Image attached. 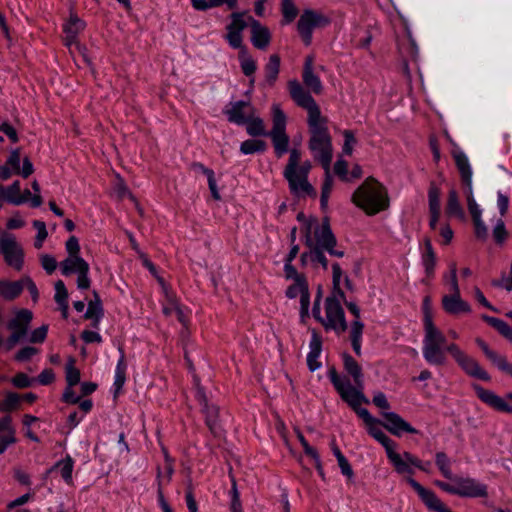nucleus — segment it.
<instances>
[{"instance_id": "1", "label": "nucleus", "mask_w": 512, "mask_h": 512, "mask_svg": "<svg viewBox=\"0 0 512 512\" xmlns=\"http://www.w3.org/2000/svg\"><path fill=\"white\" fill-rule=\"evenodd\" d=\"M288 90L293 101L307 111V124L310 134L309 150L314 159L320 162L323 169L329 170L333 157V147L327 127L328 119L322 116L315 99L297 80L288 82Z\"/></svg>"}, {"instance_id": "2", "label": "nucleus", "mask_w": 512, "mask_h": 512, "mask_svg": "<svg viewBox=\"0 0 512 512\" xmlns=\"http://www.w3.org/2000/svg\"><path fill=\"white\" fill-rule=\"evenodd\" d=\"M424 338L422 353L427 363L436 366L445 365L448 352L458 366L470 377L490 381L489 374L478 364V362L464 352L457 344L450 343L446 345V337L434 323L432 316L428 311L424 314Z\"/></svg>"}, {"instance_id": "3", "label": "nucleus", "mask_w": 512, "mask_h": 512, "mask_svg": "<svg viewBox=\"0 0 512 512\" xmlns=\"http://www.w3.org/2000/svg\"><path fill=\"white\" fill-rule=\"evenodd\" d=\"M305 246L308 251H305L300 256L302 266H307L311 263L314 268L322 267L323 270H328V259L325 252L332 257L342 258L345 256V251L338 245L336 236L334 235L328 217H324L322 223L318 219H311L306 224Z\"/></svg>"}, {"instance_id": "4", "label": "nucleus", "mask_w": 512, "mask_h": 512, "mask_svg": "<svg viewBox=\"0 0 512 512\" xmlns=\"http://www.w3.org/2000/svg\"><path fill=\"white\" fill-rule=\"evenodd\" d=\"M400 459L404 463L403 470L396 471L400 475H413L415 473L413 467L426 473L430 472V461L423 462L417 456L413 455L408 451H404L402 454H400ZM406 481L415 490V492L418 494V496L426 505L429 511L453 512L438 498V496L432 490L426 489L414 478L407 477Z\"/></svg>"}, {"instance_id": "5", "label": "nucleus", "mask_w": 512, "mask_h": 512, "mask_svg": "<svg viewBox=\"0 0 512 512\" xmlns=\"http://www.w3.org/2000/svg\"><path fill=\"white\" fill-rule=\"evenodd\" d=\"M352 202L369 216L376 215L389 207L387 189L373 177H368L355 190Z\"/></svg>"}, {"instance_id": "6", "label": "nucleus", "mask_w": 512, "mask_h": 512, "mask_svg": "<svg viewBox=\"0 0 512 512\" xmlns=\"http://www.w3.org/2000/svg\"><path fill=\"white\" fill-rule=\"evenodd\" d=\"M343 367L346 373L352 377L354 384L351 383L347 376H341L337 373L336 369L332 367L328 371V377L333 384L335 390L337 387H341L344 391H350V389L363 391L364 390V375L362 367L359 363L348 353H344L343 356Z\"/></svg>"}, {"instance_id": "7", "label": "nucleus", "mask_w": 512, "mask_h": 512, "mask_svg": "<svg viewBox=\"0 0 512 512\" xmlns=\"http://www.w3.org/2000/svg\"><path fill=\"white\" fill-rule=\"evenodd\" d=\"M343 299L338 294L332 293L325 299V317L321 315L320 309L319 319H315L325 330H333L338 335L344 333L348 328L345 313L340 303Z\"/></svg>"}, {"instance_id": "8", "label": "nucleus", "mask_w": 512, "mask_h": 512, "mask_svg": "<svg viewBox=\"0 0 512 512\" xmlns=\"http://www.w3.org/2000/svg\"><path fill=\"white\" fill-rule=\"evenodd\" d=\"M272 111L273 127L268 131L267 136L272 140L275 155L281 158L288 152L289 148V136L286 133V115L279 105L276 104L273 105Z\"/></svg>"}, {"instance_id": "9", "label": "nucleus", "mask_w": 512, "mask_h": 512, "mask_svg": "<svg viewBox=\"0 0 512 512\" xmlns=\"http://www.w3.org/2000/svg\"><path fill=\"white\" fill-rule=\"evenodd\" d=\"M0 252L5 262L20 271L24 263V251L13 234L0 231Z\"/></svg>"}, {"instance_id": "10", "label": "nucleus", "mask_w": 512, "mask_h": 512, "mask_svg": "<svg viewBox=\"0 0 512 512\" xmlns=\"http://www.w3.org/2000/svg\"><path fill=\"white\" fill-rule=\"evenodd\" d=\"M62 275L69 276L76 273L77 287L81 290L90 288L91 280L89 278V264L81 256H68L60 263Z\"/></svg>"}, {"instance_id": "11", "label": "nucleus", "mask_w": 512, "mask_h": 512, "mask_svg": "<svg viewBox=\"0 0 512 512\" xmlns=\"http://www.w3.org/2000/svg\"><path fill=\"white\" fill-rule=\"evenodd\" d=\"M329 24L328 18L313 10H305L297 23V30L306 46L311 44L314 28Z\"/></svg>"}, {"instance_id": "12", "label": "nucleus", "mask_w": 512, "mask_h": 512, "mask_svg": "<svg viewBox=\"0 0 512 512\" xmlns=\"http://www.w3.org/2000/svg\"><path fill=\"white\" fill-rule=\"evenodd\" d=\"M337 393L341 399L355 411L366 425L378 423V419L374 418L367 409L360 407L362 403H369V400L366 398L363 391H359V389H350L348 392L344 391L341 387H337Z\"/></svg>"}, {"instance_id": "13", "label": "nucleus", "mask_w": 512, "mask_h": 512, "mask_svg": "<svg viewBox=\"0 0 512 512\" xmlns=\"http://www.w3.org/2000/svg\"><path fill=\"white\" fill-rule=\"evenodd\" d=\"M472 387L477 397L487 406L498 412L512 414V392L507 393L505 397H500L492 390L485 389L479 384H473Z\"/></svg>"}, {"instance_id": "14", "label": "nucleus", "mask_w": 512, "mask_h": 512, "mask_svg": "<svg viewBox=\"0 0 512 512\" xmlns=\"http://www.w3.org/2000/svg\"><path fill=\"white\" fill-rule=\"evenodd\" d=\"M456 484V495L469 498L487 497V485L480 483L474 478L454 476L451 479Z\"/></svg>"}, {"instance_id": "15", "label": "nucleus", "mask_w": 512, "mask_h": 512, "mask_svg": "<svg viewBox=\"0 0 512 512\" xmlns=\"http://www.w3.org/2000/svg\"><path fill=\"white\" fill-rule=\"evenodd\" d=\"M254 112L255 108L251 103L244 100L230 102L224 110L228 121L237 125H244Z\"/></svg>"}, {"instance_id": "16", "label": "nucleus", "mask_w": 512, "mask_h": 512, "mask_svg": "<svg viewBox=\"0 0 512 512\" xmlns=\"http://www.w3.org/2000/svg\"><path fill=\"white\" fill-rule=\"evenodd\" d=\"M287 180L290 192L296 197H316L317 193L314 187L309 183L308 178L300 176L296 172L283 173Z\"/></svg>"}, {"instance_id": "17", "label": "nucleus", "mask_w": 512, "mask_h": 512, "mask_svg": "<svg viewBox=\"0 0 512 512\" xmlns=\"http://www.w3.org/2000/svg\"><path fill=\"white\" fill-rule=\"evenodd\" d=\"M383 417L386 421L385 428L395 436L400 437L403 433L418 434L419 431L412 427L400 415L395 412H384Z\"/></svg>"}, {"instance_id": "18", "label": "nucleus", "mask_w": 512, "mask_h": 512, "mask_svg": "<svg viewBox=\"0 0 512 512\" xmlns=\"http://www.w3.org/2000/svg\"><path fill=\"white\" fill-rule=\"evenodd\" d=\"M373 438L385 448L387 458L393 465L395 471L403 470L404 463L400 459V453H397L395 450L397 444L390 439L382 429L377 433H373Z\"/></svg>"}, {"instance_id": "19", "label": "nucleus", "mask_w": 512, "mask_h": 512, "mask_svg": "<svg viewBox=\"0 0 512 512\" xmlns=\"http://www.w3.org/2000/svg\"><path fill=\"white\" fill-rule=\"evenodd\" d=\"M302 80L304 85L316 95L322 93L323 85L319 76L314 73V57L312 55H308L305 58Z\"/></svg>"}, {"instance_id": "20", "label": "nucleus", "mask_w": 512, "mask_h": 512, "mask_svg": "<svg viewBox=\"0 0 512 512\" xmlns=\"http://www.w3.org/2000/svg\"><path fill=\"white\" fill-rule=\"evenodd\" d=\"M85 22L76 14H70L67 22L63 24V42L67 47L77 42L78 34L85 29Z\"/></svg>"}, {"instance_id": "21", "label": "nucleus", "mask_w": 512, "mask_h": 512, "mask_svg": "<svg viewBox=\"0 0 512 512\" xmlns=\"http://www.w3.org/2000/svg\"><path fill=\"white\" fill-rule=\"evenodd\" d=\"M475 342L493 365H495L500 371L510 376L512 375V364L508 362L505 356L499 355L497 352L490 349L488 344L481 338H476Z\"/></svg>"}, {"instance_id": "22", "label": "nucleus", "mask_w": 512, "mask_h": 512, "mask_svg": "<svg viewBox=\"0 0 512 512\" xmlns=\"http://www.w3.org/2000/svg\"><path fill=\"white\" fill-rule=\"evenodd\" d=\"M20 150L14 149L10 152L9 157L6 160V164L16 175H21L23 178H28L33 172V164L28 157L23 159V166L20 167Z\"/></svg>"}, {"instance_id": "23", "label": "nucleus", "mask_w": 512, "mask_h": 512, "mask_svg": "<svg viewBox=\"0 0 512 512\" xmlns=\"http://www.w3.org/2000/svg\"><path fill=\"white\" fill-rule=\"evenodd\" d=\"M442 306L445 312L451 315L471 312L470 305L461 298L460 294L444 295L442 298Z\"/></svg>"}, {"instance_id": "24", "label": "nucleus", "mask_w": 512, "mask_h": 512, "mask_svg": "<svg viewBox=\"0 0 512 512\" xmlns=\"http://www.w3.org/2000/svg\"><path fill=\"white\" fill-rule=\"evenodd\" d=\"M271 41V34L267 27L255 19L251 20V42L260 50H265Z\"/></svg>"}, {"instance_id": "25", "label": "nucleus", "mask_w": 512, "mask_h": 512, "mask_svg": "<svg viewBox=\"0 0 512 512\" xmlns=\"http://www.w3.org/2000/svg\"><path fill=\"white\" fill-rule=\"evenodd\" d=\"M32 318L33 314L30 310L21 309L16 313V316L8 322L7 327L12 332L25 337Z\"/></svg>"}, {"instance_id": "26", "label": "nucleus", "mask_w": 512, "mask_h": 512, "mask_svg": "<svg viewBox=\"0 0 512 512\" xmlns=\"http://www.w3.org/2000/svg\"><path fill=\"white\" fill-rule=\"evenodd\" d=\"M309 348L307 365L310 371H315L321 367V362L318 361V358L322 351V338L316 331L312 332Z\"/></svg>"}, {"instance_id": "27", "label": "nucleus", "mask_w": 512, "mask_h": 512, "mask_svg": "<svg viewBox=\"0 0 512 512\" xmlns=\"http://www.w3.org/2000/svg\"><path fill=\"white\" fill-rule=\"evenodd\" d=\"M445 213L447 217H455L459 220L465 219V212L460 203L458 193L455 189L448 192Z\"/></svg>"}, {"instance_id": "28", "label": "nucleus", "mask_w": 512, "mask_h": 512, "mask_svg": "<svg viewBox=\"0 0 512 512\" xmlns=\"http://www.w3.org/2000/svg\"><path fill=\"white\" fill-rule=\"evenodd\" d=\"M93 294L95 299L88 303V307L84 314V318L92 320V327L97 329L104 313L101 299L98 293L94 291Z\"/></svg>"}, {"instance_id": "29", "label": "nucleus", "mask_w": 512, "mask_h": 512, "mask_svg": "<svg viewBox=\"0 0 512 512\" xmlns=\"http://www.w3.org/2000/svg\"><path fill=\"white\" fill-rule=\"evenodd\" d=\"M202 410L205 414L206 425L213 434H217L219 408L214 404L208 403L207 399L202 397Z\"/></svg>"}, {"instance_id": "30", "label": "nucleus", "mask_w": 512, "mask_h": 512, "mask_svg": "<svg viewBox=\"0 0 512 512\" xmlns=\"http://www.w3.org/2000/svg\"><path fill=\"white\" fill-rule=\"evenodd\" d=\"M424 247L425 250L422 253V264L425 269V273L428 277H432L434 275V270L436 266V254L434 252L432 243L430 238L424 239Z\"/></svg>"}, {"instance_id": "31", "label": "nucleus", "mask_w": 512, "mask_h": 512, "mask_svg": "<svg viewBox=\"0 0 512 512\" xmlns=\"http://www.w3.org/2000/svg\"><path fill=\"white\" fill-rule=\"evenodd\" d=\"M280 71V57L277 54H272L269 57L267 64L265 65V82L268 86H274L277 81L278 74Z\"/></svg>"}, {"instance_id": "32", "label": "nucleus", "mask_w": 512, "mask_h": 512, "mask_svg": "<svg viewBox=\"0 0 512 512\" xmlns=\"http://www.w3.org/2000/svg\"><path fill=\"white\" fill-rule=\"evenodd\" d=\"M24 289V281H1L0 282V294L6 300H13L17 298Z\"/></svg>"}, {"instance_id": "33", "label": "nucleus", "mask_w": 512, "mask_h": 512, "mask_svg": "<svg viewBox=\"0 0 512 512\" xmlns=\"http://www.w3.org/2000/svg\"><path fill=\"white\" fill-rule=\"evenodd\" d=\"M364 324L362 321H352L350 325V340L357 356L361 355V343Z\"/></svg>"}, {"instance_id": "34", "label": "nucleus", "mask_w": 512, "mask_h": 512, "mask_svg": "<svg viewBox=\"0 0 512 512\" xmlns=\"http://www.w3.org/2000/svg\"><path fill=\"white\" fill-rule=\"evenodd\" d=\"M244 125H246V132L252 137L267 136L268 134L264 121L255 113L247 119Z\"/></svg>"}, {"instance_id": "35", "label": "nucleus", "mask_w": 512, "mask_h": 512, "mask_svg": "<svg viewBox=\"0 0 512 512\" xmlns=\"http://www.w3.org/2000/svg\"><path fill=\"white\" fill-rule=\"evenodd\" d=\"M456 167L459 171L461 180L472 178V169L469 160L464 152L459 151L453 154Z\"/></svg>"}, {"instance_id": "36", "label": "nucleus", "mask_w": 512, "mask_h": 512, "mask_svg": "<svg viewBox=\"0 0 512 512\" xmlns=\"http://www.w3.org/2000/svg\"><path fill=\"white\" fill-rule=\"evenodd\" d=\"M435 464L444 478L451 481L455 476L451 469V461L445 452L435 454Z\"/></svg>"}, {"instance_id": "37", "label": "nucleus", "mask_w": 512, "mask_h": 512, "mask_svg": "<svg viewBox=\"0 0 512 512\" xmlns=\"http://www.w3.org/2000/svg\"><path fill=\"white\" fill-rule=\"evenodd\" d=\"M126 370H127V364L125 361V355L124 352L121 351V356L117 362L116 370H115V380H114V388L115 392H119L122 387L124 386V383L126 381Z\"/></svg>"}, {"instance_id": "38", "label": "nucleus", "mask_w": 512, "mask_h": 512, "mask_svg": "<svg viewBox=\"0 0 512 512\" xmlns=\"http://www.w3.org/2000/svg\"><path fill=\"white\" fill-rule=\"evenodd\" d=\"M6 201L13 205H21L25 203V198L21 197L20 181L16 180L7 188H5Z\"/></svg>"}, {"instance_id": "39", "label": "nucleus", "mask_w": 512, "mask_h": 512, "mask_svg": "<svg viewBox=\"0 0 512 512\" xmlns=\"http://www.w3.org/2000/svg\"><path fill=\"white\" fill-rule=\"evenodd\" d=\"M267 149V144L263 140L259 139H248L241 143L240 151L241 153L248 155L254 153H263Z\"/></svg>"}, {"instance_id": "40", "label": "nucleus", "mask_w": 512, "mask_h": 512, "mask_svg": "<svg viewBox=\"0 0 512 512\" xmlns=\"http://www.w3.org/2000/svg\"><path fill=\"white\" fill-rule=\"evenodd\" d=\"M73 467L74 461L69 455H67L65 459L58 461L54 466V468L60 469L61 477L68 485H71L73 483Z\"/></svg>"}, {"instance_id": "41", "label": "nucleus", "mask_w": 512, "mask_h": 512, "mask_svg": "<svg viewBox=\"0 0 512 512\" xmlns=\"http://www.w3.org/2000/svg\"><path fill=\"white\" fill-rule=\"evenodd\" d=\"M440 197L441 189L436 185L435 182H431L428 189L429 212H440Z\"/></svg>"}, {"instance_id": "42", "label": "nucleus", "mask_w": 512, "mask_h": 512, "mask_svg": "<svg viewBox=\"0 0 512 512\" xmlns=\"http://www.w3.org/2000/svg\"><path fill=\"white\" fill-rule=\"evenodd\" d=\"M298 439L304 449L305 454L307 456L311 457L315 461V466H316L318 473L321 476H323V468H322L321 460H320L319 454L316 451V449L309 445L308 441L305 439L303 434L298 433Z\"/></svg>"}, {"instance_id": "43", "label": "nucleus", "mask_w": 512, "mask_h": 512, "mask_svg": "<svg viewBox=\"0 0 512 512\" xmlns=\"http://www.w3.org/2000/svg\"><path fill=\"white\" fill-rule=\"evenodd\" d=\"M333 188V178L330 174V169L325 170V178L322 184L320 205L323 210L328 206V199Z\"/></svg>"}, {"instance_id": "44", "label": "nucleus", "mask_w": 512, "mask_h": 512, "mask_svg": "<svg viewBox=\"0 0 512 512\" xmlns=\"http://www.w3.org/2000/svg\"><path fill=\"white\" fill-rule=\"evenodd\" d=\"M281 12L283 15V24H289L297 17L298 9L293 0H282Z\"/></svg>"}, {"instance_id": "45", "label": "nucleus", "mask_w": 512, "mask_h": 512, "mask_svg": "<svg viewBox=\"0 0 512 512\" xmlns=\"http://www.w3.org/2000/svg\"><path fill=\"white\" fill-rule=\"evenodd\" d=\"M74 364V358H70L66 364L65 374L67 386H75L80 382V371Z\"/></svg>"}, {"instance_id": "46", "label": "nucleus", "mask_w": 512, "mask_h": 512, "mask_svg": "<svg viewBox=\"0 0 512 512\" xmlns=\"http://www.w3.org/2000/svg\"><path fill=\"white\" fill-rule=\"evenodd\" d=\"M342 277V269L339 263L335 262L332 264V282H333V292L338 294L339 297L345 298V293L340 288V281Z\"/></svg>"}, {"instance_id": "47", "label": "nucleus", "mask_w": 512, "mask_h": 512, "mask_svg": "<svg viewBox=\"0 0 512 512\" xmlns=\"http://www.w3.org/2000/svg\"><path fill=\"white\" fill-rule=\"evenodd\" d=\"M240 64L242 72L246 76H252L257 69L255 60L252 57L247 56L246 51L244 53L241 52L240 54Z\"/></svg>"}, {"instance_id": "48", "label": "nucleus", "mask_w": 512, "mask_h": 512, "mask_svg": "<svg viewBox=\"0 0 512 512\" xmlns=\"http://www.w3.org/2000/svg\"><path fill=\"white\" fill-rule=\"evenodd\" d=\"M304 287H308V282L306 278H299V280L294 281L292 285H290L286 290V296L290 299L296 298L298 295L304 291Z\"/></svg>"}, {"instance_id": "49", "label": "nucleus", "mask_w": 512, "mask_h": 512, "mask_svg": "<svg viewBox=\"0 0 512 512\" xmlns=\"http://www.w3.org/2000/svg\"><path fill=\"white\" fill-rule=\"evenodd\" d=\"M20 401L18 394L10 392L6 395L5 399L0 402V411L9 412L16 408Z\"/></svg>"}, {"instance_id": "50", "label": "nucleus", "mask_w": 512, "mask_h": 512, "mask_svg": "<svg viewBox=\"0 0 512 512\" xmlns=\"http://www.w3.org/2000/svg\"><path fill=\"white\" fill-rule=\"evenodd\" d=\"M492 234L497 244L502 245L505 242L508 233L505 228L504 221L502 219H499L497 221L495 227L493 228Z\"/></svg>"}, {"instance_id": "51", "label": "nucleus", "mask_w": 512, "mask_h": 512, "mask_svg": "<svg viewBox=\"0 0 512 512\" xmlns=\"http://www.w3.org/2000/svg\"><path fill=\"white\" fill-rule=\"evenodd\" d=\"M231 23L227 26V31H234L238 33H242V31L246 28V22L242 18L241 13H232L231 14Z\"/></svg>"}, {"instance_id": "52", "label": "nucleus", "mask_w": 512, "mask_h": 512, "mask_svg": "<svg viewBox=\"0 0 512 512\" xmlns=\"http://www.w3.org/2000/svg\"><path fill=\"white\" fill-rule=\"evenodd\" d=\"M474 225V233L478 240L486 241L488 238V229L482 217L472 219Z\"/></svg>"}, {"instance_id": "53", "label": "nucleus", "mask_w": 512, "mask_h": 512, "mask_svg": "<svg viewBox=\"0 0 512 512\" xmlns=\"http://www.w3.org/2000/svg\"><path fill=\"white\" fill-rule=\"evenodd\" d=\"M300 159H301V152L298 149L290 150L288 163H287L283 173L292 174V172H296V167L299 165Z\"/></svg>"}, {"instance_id": "54", "label": "nucleus", "mask_w": 512, "mask_h": 512, "mask_svg": "<svg viewBox=\"0 0 512 512\" xmlns=\"http://www.w3.org/2000/svg\"><path fill=\"white\" fill-rule=\"evenodd\" d=\"M54 299L58 305L63 304V303H68V292H67L66 286L62 280H58L55 283Z\"/></svg>"}, {"instance_id": "55", "label": "nucleus", "mask_w": 512, "mask_h": 512, "mask_svg": "<svg viewBox=\"0 0 512 512\" xmlns=\"http://www.w3.org/2000/svg\"><path fill=\"white\" fill-rule=\"evenodd\" d=\"M226 40L228 41L229 45L234 49H241V52H245V47L242 46V33L229 31L227 32V35L225 36Z\"/></svg>"}, {"instance_id": "56", "label": "nucleus", "mask_w": 512, "mask_h": 512, "mask_svg": "<svg viewBox=\"0 0 512 512\" xmlns=\"http://www.w3.org/2000/svg\"><path fill=\"white\" fill-rule=\"evenodd\" d=\"M310 293L309 287H304V291L300 294V316L302 318L309 316Z\"/></svg>"}, {"instance_id": "57", "label": "nucleus", "mask_w": 512, "mask_h": 512, "mask_svg": "<svg viewBox=\"0 0 512 512\" xmlns=\"http://www.w3.org/2000/svg\"><path fill=\"white\" fill-rule=\"evenodd\" d=\"M450 274H449V288L451 294H460V289L457 280V267L456 263L452 262L450 265Z\"/></svg>"}, {"instance_id": "58", "label": "nucleus", "mask_w": 512, "mask_h": 512, "mask_svg": "<svg viewBox=\"0 0 512 512\" xmlns=\"http://www.w3.org/2000/svg\"><path fill=\"white\" fill-rule=\"evenodd\" d=\"M344 145H343V153L347 155L352 154L353 145L356 143V138L354 133L351 130H344Z\"/></svg>"}, {"instance_id": "59", "label": "nucleus", "mask_w": 512, "mask_h": 512, "mask_svg": "<svg viewBox=\"0 0 512 512\" xmlns=\"http://www.w3.org/2000/svg\"><path fill=\"white\" fill-rule=\"evenodd\" d=\"M47 332H48V326L42 325L39 328L35 329L31 333L29 341L31 343H42L45 341V339L47 337Z\"/></svg>"}, {"instance_id": "60", "label": "nucleus", "mask_w": 512, "mask_h": 512, "mask_svg": "<svg viewBox=\"0 0 512 512\" xmlns=\"http://www.w3.org/2000/svg\"><path fill=\"white\" fill-rule=\"evenodd\" d=\"M37 353H38V349L31 347V346H26V347L20 349L16 353L15 360H17L19 362H24V361L29 360L31 357H33Z\"/></svg>"}, {"instance_id": "61", "label": "nucleus", "mask_w": 512, "mask_h": 512, "mask_svg": "<svg viewBox=\"0 0 512 512\" xmlns=\"http://www.w3.org/2000/svg\"><path fill=\"white\" fill-rule=\"evenodd\" d=\"M66 251L68 256H80V245L78 238L75 236H71L65 244Z\"/></svg>"}, {"instance_id": "62", "label": "nucleus", "mask_w": 512, "mask_h": 512, "mask_svg": "<svg viewBox=\"0 0 512 512\" xmlns=\"http://www.w3.org/2000/svg\"><path fill=\"white\" fill-rule=\"evenodd\" d=\"M41 265L48 274H51L55 271L57 262L53 256L44 254L41 256Z\"/></svg>"}, {"instance_id": "63", "label": "nucleus", "mask_w": 512, "mask_h": 512, "mask_svg": "<svg viewBox=\"0 0 512 512\" xmlns=\"http://www.w3.org/2000/svg\"><path fill=\"white\" fill-rule=\"evenodd\" d=\"M372 402L375 406H377L380 409H390V404L386 398V395L383 392H376L373 396Z\"/></svg>"}, {"instance_id": "64", "label": "nucleus", "mask_w": 512, "mask_h": 512, "mask_svg": "<svg viewBox=\"0 0 512 512\" xmlns=\"http://www.w3.org/2000/svg\"><path fill=\"white\" fill-rule=\"evenodd\" d=\"M12 383L18 388H27L31 385V380L25 373H18L13 377Z\"/></svg>"}]
</instances>
